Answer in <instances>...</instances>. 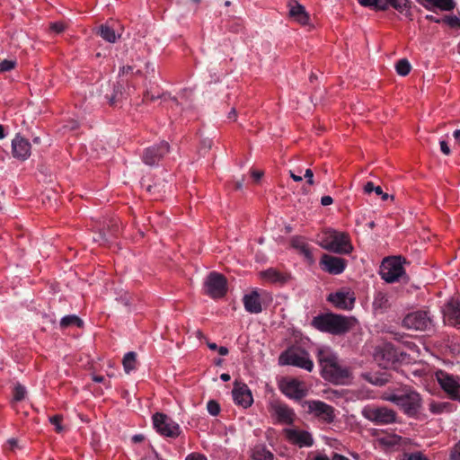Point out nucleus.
<instances>
[{
    "mask_svg": "<svg viewBox=\"0 0 460 460\" xmlns=\"http://www.w3.org/2000/svg\"><path fill=\"white\" fill-rule=\"evenodd\" d=\"M402 353H399L391 343L385 344L376 353V358L384 368H389L398 362Z\"/></svg>",
    "mask_w": 460,
    "mask_h": 460,
    "instance_id": "obj_19",
    "label": "nucleus"
},
{
    "mask_svg": "<svg viewBox=\"0 0 460 460\" xmlns=\"http://www.w3.org/2000/svg\"><path fill=\"white\" fill-rule=\"evenodd\" d=\"M249 456L252 460H274V454L263 442L256 443L250 447Z\"/></svg>",
    "mask_w": 460,
    "mask_h": 460,
    "instance_id": "obj_26",
    "label": "nucleus"
},
{
    "mask_svg": "<svg viewBox=\"0 0 460 460\" xmlns=\"http://www.w3.org/2000/svg\"><path fill=\"white\" fill-rule=\"evenodd\" d=\"M376 187V186H375L372 181H367L364 186V191L367 194H370L371 192L374 191Z\"/></svg>",
    "mask_w": 460,
    "mask_h": 460,
    "instance_id": "obj_54",
    "label": "nucleus"
},
{
    "mask_svg": "<svg viewBox=\"0 0 460 460\" xmlns=\"http://www.w3.org/2000/svg\"><path fill=\"white\" fill-rule=\"evenodd\" d=\"M259 278L263 282L273 284V285H284L291 279L289 273L285 271H280L276 268H269L265 270H261L259 272Z\"/></svg>",
    "mask_w": 460,
    "mask_h": 460,
    "instance_id": "obj_22",
    "label": "nucleus"
},
{
    "mask_svg": "<svg viewBox=\"0 0 460 460\" xmlns=\"http://www.w3.org/2000/svg\"><path fill=\"white\" fill-rule=\"evenodd\" d=\"M31 153V145L28 139L17 134L12 141V154L14 158L25 161Z\"/></svg>",
    "mask_w": 460,
    "mask_h": 460,
    "instance_id": "obj_23",
    "label": "nucleus"
},
{
    "mask_svg": "<svg viewBox=\"0 0 460 460\" xmlns=\"http://www.w3.org/2000/svg\"><path fill=\"white\" fill-rule=\"evenodd\" d=\"M449 460H460V441L452 448Z\"/></svg>",
    "mask_w": 460,
    "mask_h": 460,
    "instance_id": "obj_48",
    "label": "nucleus"
},
{
    "mask_svg": "<svg viewBox=\"0 0 460 460\" xmlns=\"http://www.w3.org/2000/svg\"><path fill=\"white\" fill-rule=\"evenodd\" d=\"M401 439H402L401 437L394 435L392 437L383 438L382 442L387 446H395V445H399V441Z\"/></svg>",
    "mask_w": 460,
    "mask_h": 460,
    "instance_id": "obj_46",
    "label": "nucleus"
},
{
    "mask_svg": "<svg viewBox=\"0 0 460 460\" xmlns=\"http://www.w3.org/2000/svg\"><path fill=\"white\" fill-rule=\"evenodd\" d=\"M361 5L374 7L376 10H386L390 0H358Z\"/></svg>",
    "mask_w": 460,
    "mask_h": 460,
    "instance_id": "obj_33",
    "label": "nucleus"
},
{
    "mask_svg": "<svg viewBox=\"0 0 460 460\" xmlns=\"http://www.w3.org/2000/svg\"><path fill=\"white\" fill-rule=\"evenodd\" d=\"M439 146H440V150L441 152L446 155H449L451 151H450V148L448 146V144L446 140H440L439 141Z\"/></svg>",
    "mask_w": 460,
    "mask_h": 460,
    "instance_id": "obj_52",
    "label": "nucleus"
},
{
    "mask_svg": "<svg viewBox=\"0 0 460 460\" xmlns=\"http://www.w3.org/2000/svg\"><path fill=\"white\" fill-rule=\"evenodd\" d=\"M436 378L441 389L451 400L460 402V376L438 370Z\"/></svg>",
    "mask_w": 460,
    "mask_h": 460,
    "instance_id": "obj_14",
    "label": "nucleus"
},
{
    "mask_svg": "<svg viewBox=\"0 0 460 460\" xmlns=\"http://www.w3.org/2000/svg\"><path fill=\"white\" fill-rule=\"evenodd\" d=\"M305 178L306 179V182L309 184V185H314V172L311 169H306L305 172Z\"/></svg>",
    "mask_w": 460,
    "mask_h": 460,
    "instance_id": "obj_51",
    "label": "nucleus"
},
{
    "mask_svg": "<svg viewBox=\"0 0 460 460\" xmlns=\"http://www.w3.org/2000/svg\"><path fill=\"white\" fill-rule=\"evenodd\" d=\"M66 25L63 22H55L49 24V31L54 34H60L65 31Z\"/></svg>",
    "mask_w": 460,
    "mask_h": 460,
    "instance_id": "obj_43",
    "label": "nucleus"
},
{
    "mask_svg": "<svg viewBox=\"0 0 460 460\" xmlns=\"http://www.w3.org/2000/svg\"><path fill=\"white\" fill-rule=\"evenodd\" d=\"M217 351L221 356H226L229 352L228 349L225 346L218 347Z\"/></svg>",
    "mask_w": 460,
    "mask_h": 460,
    "instance_id": "obj_58",
    "label": "nucleus"
},
{
    "mask_svg": "<svg viewBox=\"0 0 460 460\" xmlns=\"http://www.w3.org/2000/svg\"><path fill=\"white\" fill-rule=\"evenodd\" d=\"M402 460H429L423 453L417 451L412 453H404Z\"/></svg>",
    "mask_w": 460,
    "mask_h": 460,
    "instance_id": "obj_42",
    "label": "nucleus"
},
{
    "mask_svg": "<svg viewBox=\"0 0 460 460\" xmlns=\"http://www.w3.org/2000/svg\"><path fill=\"white\" fill-rule=\"evenodd\" d=\"M122 364L126 373L135 370L137 368V353L134 351L126 353Z\"/></svg>",
    "mask_w": 460,
    "mask_h": 460,
    "instance_id": "obj_31",
    "label": "nucleus"
},
{
    "mask_svg": "<svg viewBox=\"0 0 460 460\" xmlns=\"http://www.w3.org/2000/svg\"><path fill=\"white\" fill-rule=\"evenodd\" d=\"M332 202H333V199L331 196H323L321 199V204L323 206H329V205L332 204Z\"/></svg>",
    "mask_w": 460,
    "mask_h": 460,
    "instance_id": "obj_55",
    "label": "nucleus"
},
{
    "mask_svg": "<svg viewBox=\"0 0 460 460\" xmlns=\"http://www.w3.org/2000/svg\"><path fill=\"white\" fill-rule=\"evenodd\" d=\"M262 175H263L262 172H260V171H253L252 172V176L253 177V179L255 181H259L262 177Z\"/></svg>",
    "mask_w": 460,
    "mask_h": 460,
    "instance_id": "obj_60",
    "label": "nucleus"
},
{
    "mask_svg": "<svg viewBox=\"0 0 460 460\" xmlns=\"http://www.w3.org/2000/svg\"><path fill=\"white\" fill-rule=\"evenodd\" d=\"M389 6H392L401 13L410 16L411 2L410 0H390Z\"/></svg>",
    "mask_w": 460,
    "mask_h": 460,
    "instance_id": "obj_32",
    "label": "nucleus"
},
{
    "mask_svg": "<svg viewBox=\"0 0 460 460\" xmlns=\"http://www.w3.org/2000/svg\"><path fill=\"white\" fill-rule=\"evenodd\" d=\"M281 366H293L308 372L314 369V362L309 353L301 347H290L283 351L279 358Z\"/></svg>",
    "mask_w": 460,
    "mask_h": 460,
    "instance_id": "obj_5",
    "label": "nucleus"
},
{
    "mask_svg": "<svg viewBox=\"0 0 460 460\" xmlns=\"http://www.w3.org/2000/svg\"><path fill=\"white\" fill-rule=\"evenodd\" d=\"M63 416L60 414H57L49 417V422L55 426V431L57 433H61L64 430V427L62 426Z\"/></svg>",
    "mask_w": 460,
    "mask_h": 460,
    "instance_id": "obj_40",
    "label": "nucleus"
},
{
    "mask_svg": "<svg viewBox=\"0 0 460 460\" xmlns=\"http://www.w3.org/2000/svg\"><path fill=\"white\" fill-rule=\"evenodd\" d=\"M383 399L394 403L408 417H417L422 408L420 394L410 386H402L393 392H386Z\"/></svg>",
    "mask_w": 460,
    "mask_h": 460,
    "instance_id": "obj_2",
    "label": "nucleus"
},
{
    "mask_svg": "<svg viewBox=\"0 0 460 460\" xmlns=\"http://www.w3.org/2000/svg\"><path fill=\"white\" fill-rule=\"evenodd\" d=\"M444 320L449 325L460 326V301L451 299L443 309Z\"/></svg>",
    "mask_w": 460,
    "mask_h": 460,
    "instance_id": "obj_25",
    "label": "nucleus"
},
{
    "mask_svg": "<svg viewBox=\"0 0 460 460\" xmlns=\"http://www.w3.org/2000/svg\"><path fill=\"white\" fill-rule=\"evenodd\" d=\"M424 8L429 11L439 9L441 11H450L454 9L455 3L453 0H416Z\"/></svg>",
    "mask_w": 460,
    "mask_h": 460,
    "instance_id": "obj_27",
    "label": "nucleus"
},
{
    "mask_svg": "<svg viewBox=\"0 0 460 460\" xmlns=\"http://www.w3.org/2000/svg\"><path fill=\"white\" fill-rule=\"evenodd\" d=\"M92 379L95 383H103L105 381L104 376L99 375H93Z\"/></svg>",
    "mask_w": 460,
    "mask_h": 460,
    "instance_id": "obj_59",
    "label": "nucleus"
},
{
    "mask_svg": "<svg viewBox=\"0 0 460 460\" xmlns=\"http://www.w3.org/2000/svg\"><path fill=\"white\" fill-rule=\"evenodd\" d=\"M362 416L376 425H388L396 421L397 414L386 406L367 404L361 411Z\"/></svg>",
    "mask_w": 460,
    "mask_h": 460,
    "instance_id": "obj_6",
    "label": "nucleus"
},
{
    "mask_svg": "<svg viewBox=\"0 0 460 460\" xmlns=\"http://www.w3.org/2000/svg\"><path fill=\"white\" fill-rule=\"evenodd\" d=\"M320 266L323 270L330 274L339 275L344 271L347 266V261L341 257H335L324 253L321 257Z\"/></svg>",
    "mask_w": 460,
    "mask_h": 460,
    "instance_id": "obj_20",
    "label": "nucleus"
},
{
    "mask_svg": "<svg viewBox=\"0 0 460 460\" xmlns=\"http://www.w3.org/2000/svg\"><path fill=\"white\" fill-rule=\"evenodd\" d=\"M26 394V390L24 386L18 385L14 387L13 390V398L15 401H22L24 399Z\"/></svg>",
    "mask_w": 460,
    "mask_h": 460,
    "instance_id": "obj_45",
    "label": "nucleus"
},
{
    "mask_svg": "<svg viewBox=\"0 0 460 460\" xmlns=\"http://www.w3.org/2000/svg\"><path fill=\"white\" fill-rule=\"evenodd\" d=\"M320 246L338 254H349L353 251L349 234L334 229L323 231Z\"/></svg>",
    "mask_w": 460,
    "mask_h": 460,
    "instance_id": "obj_4",
    "label": "nucleus"
},
{
    "mask_svg": "<svg viewBox=\"0 0 460 460\" xmlns=\"http://www.w3.org/2000/svg\"><path fill=\"white\" fill-rule=\"evenodd\" d=\"M124 95V87L122 84H117L113 87L112 94L108 98L109 103L111 106H116L119 102H121Z\"/></svg>",
    "mask_w": 460,
    "mask_h": 460,
    "instance_id": "obj_35",
    "label": "nucleus"
},
{
    "mask_svg": "<svg viewBox=\"0 0 460 460\" xmlns=\"http://www.w3.org/2000/svg\"><path fill=\"white\" fill-rule=\"evenodd\" d=\"M326 300L340 310H351L354 307L356 296L349 288H342L336 292L330 293Z\"/></svg>",
    "mask_w": 460,
    "mask_h": 460,
    "instance_id": "obj_15",
    "label": "nucleus"
},
{
    "mask_svg": "<svg viewBox=\"0 0 460 460\" xmlns=\"http://www.w3.org/2000/svg\"><path fill=\"white\" fill-rule=\"evenodd\" d=\"M279 388L288 398L296 401L303 399L307 394L305 383L296 378H283L279 384Z\"/></svg>",
    "mask_w": 460,
    "mask_h": 460,
    "instance_id": "obj_16",
    "label": "nucleus"
},
{
    "mask_svg": "<svg viewBox=\"0 0 460 460\" xmlns=\"http://www.w3.org/2000/svg\"><path fill=\"white\" fill-rule=\"evenodd\" d=\"M203 290L213 299L222 298L227 293V279L223 274L212 271L205 279Z\"/></svg>",
    "mask_w": 460,
    "mask_h": 460,
    "instance_id": "obj_9",
    "label": "nucleus"
},
{
    "mask_svg": "<svg viewBox=\"0 0 460 460\" xmlns=\"http://www.w3.org/2000/svg\"><path fill=\"white\" fill-rule=\"evenodd\" d=\"M161 97L162 95L160 93L155 94L150 93L149 91H146V93L144 95V99L146 102H154Z\"/></svg>",
    "mask_w": 460,
    "mask_h": 460,
    "instance_id": "obj_50",
    "label": "nucleus"
},
{
    "mask_svg": "<svg viewBox=\"0 0 460 460\" xmlns=\"http://www.w3.org/2000/svg\"><path fill=\"white\" fill-rule=\"evenodd\" d=\"M313 460H350L347 456L339 454V453H332L331 456H327L326 454H317Z\"/></svg>",
    "mask_w": 460,
    "mask_h": 460,
    "instance_id": "obj_38",
    "label": "nucleus"
},
{
    "mask_svg": "<svg viewBox=\"0 0 460 460\" xmlns=\"http://www.w3.org/2000/svg\"><path fill=\"white\" fill-rule=\"evenodd\" d=\"M290 173V177L295 181H301L303 180L302 176L300 175H296L292 171L289 172Z\"/></svg>",
    "mask_w": 460,
    "mask_h": 460,
    "instance_id": "obj_63",
    "label": "nucleus"
},
{
    "mask_svg": "<svg viewBox=\"0 0 460 460\" xmlns=\"http://www.w3.org/2000/svg\"><path fill=\"white\" fill-rule=\"evenodd\" d=\"M311 324L316 330L332 335H341L351 329V323L348 317L332 313L314 316Z\"/></svg>",
    "mask_w": 460,
    "mask_h": 460,
    "instance_id": "obj_3",
    "label": "nucleus"
},
{
    "mask_svg": "<svg viewBox=\"0 0 460 460\" xmlns=\"http://www.w3.org/2000/svg\"><path fill=\"white\" fill-rule=\"evenodd\" d=\"M268 411L275 422L292 425L296 420L295 411L279 399H271L268 404Z\"/></svg>",
    "mask_w": 460,
    "mask_h": 460,
    "instance_id": "obj_11",
    "label": "nucleus"
},
{
    "mask_svg": "<svg viewBox=\"0 0 460 460\" xmlns=\"http://www.w3.org/2000/svg\"><path fill=\"white\" fill-rule=\"evenodd\" d=\"M426 19H427L428 21H429V22H436V23H439V22H442V19H441V20H440V19H438L437 17H435V16H433V15H431V14H428V15L426 16Z\"/></svg>",
    "mask_w": 460,
    "mask_h": 460,
    "instance_id": "obj_62",
    "label": "nucleus"
},
{
    "mask_svg": "<svg viewBox=\"0 0 460 460\" xmlns=\"http://www.w3.org/2000/svg\"><path fill=\"white\" fill-rule=\"evenodd\" d=\"M390 307L388 295L382 291L375 294L373 300V309L376 313H384Z\"/></svg>",
    "mask_w": 460,
    "mask_h": 460,
    "instance_id": "obj_29",
    "label": "nucleus"
},
{
    "mask_svg": "<svg viewBox=\"0 0 460 460\" xmlns=\"http://www.w3.org/2000/svg\"><path fill=\"white\" fill-rule=\"evenodd\" d=\"M65 128H67L69 130H75L79 128V123L75 120H73L66 125Z\"/></svg>",
    "mask_w": 460,
    "mask_h": 460,
    "instance_id": "obj_57",
    "label": "nucleus"
},
{
    "mask_svg": "<svg viewBox=\"0 0 460 460\" xmlns=\"http://www.w3.org/2000/svg\"><path fill=\"white\" fill-rule=\"evenodd\" d=\"M84 324L81 318L75 314L66 315L60 320V327L67 328L72 325H75L77 327H82Z\"/></svg>",
    "mask_w": 460,
    "mask_h": 460,
    "instance_id": "obj_36",
    "label": "nucleus"
},
{
    "mask_svg": "<svg viewBox=\"0 0 460 460\" xmlns=\"http://www.w3.org/2000/svg\"><path fill=\"white\" fill-rule=\"evenodd\" d=\"M307 412L318 420L331 424L335 420V409L320 400H309L305 402Z\"/></svg>",
    "mask_w": 460,
    "mask_h": 460,
    "instance_id": "obj_13",
    "label": "nucleus"
},
{
    "mask_svg": "<svg viewBox=\"0 0 460 460\" xmlns=\"http://www.w3.org/2000/svg\"><path fill=\"white\" fill-rule=\"evenodd\" d=\"M207 410L210 415L216 417L220 413L221 407L217 401L209 400L207 403Z\"/></svg>",
    "mask_w": 460,
    "mask_h": 460,
    "instance_id": "obj_41",
    "label": "nucleus"
},
{
    "mask_svg": "<svg viewBox=\"0 0 460 460\" xmlns=\"http://www.w3.org/2000/svg\"><path fill=\"white\" fill-rule=\"evenodd\" d=\"M185 460H208V459L203 454L191 453L186 456Z\"/></svg>",
    "mask_w": 460,
    "mask_h": 460,
    "instance_id": "obj_49",
    "label": "nucleus"
},
{
    "mask_svg": "<svg viewBox=\"0 0 460 460\" xmlns=\"http://www.w3.org/2000/svg\"><path fill=\"white\" fill-rule=\"evenodd\" d=\"M232 395L234 403L244 409L251 407L253 402L252 392L244 383L235 382L232 391Z\"/></svg>",
    "mask_w": 460,
    "mask_h": 460,
    "instance_id": "obj_21",
    "label": "nucleus"
},
{
    "mask_svg": "<svg viewBox=\"0 0 460 460\" xmlns=\"http://www.w3.org/2000/svg\"><path fill=\"white\" fill-rule=\"evenodd\" d=\"M287 6L289 18L303 26L309 24L310 16L304 5L296 0H288Z\"/></svg>",
    "mask_w": 460,
    "mask_h": 460,
    "instance_id": "obj_24",
    "label": "nucleus"
},
{
    "mask_svg": "<svg viewBox=\"0 0 460 460\" xmlns=\"http://www.w3.org/2000/svg\"><path fill=\"white\" fill-rule=\"evenodd\" d=\"M290 243L291 246L294 249L297 250L299 253L304 255L306 260H308L309 261H313L314 256L310 245L307 243V242L303 236H293L290 240Z\"/></svg>",
    "mask_w": 460,
    "mask_h": 460,
    "instance_id": "obj_28",
    "label": "nucleus"
},
{
    "mask_svg": "<svg viewBox=\"0 0 460 460\" xmlns=\"http://www.w3.org/2000/svg\"><path fill=\"white\" fill-rule=\"evenodd\" d=\"M143 460H162V458H160L159 455L156 452H155L154 456L145 457Z\"/></svg>",
    "mask_w": 460,
    "mask_h": 460,
    "instance_id": "obj_64",
    "label": "nucleus"
},
{
    "mask_svg": "<svg viewBox=\"0 0 460 460\" xmlns=\"http://www.w3.org/2000/svg\"><path fill=\"white\" fill-rule=\"evenodd\" d=\"M402 325L409 330L427 331L433 325L432 315L428 309L416 310L404 316Z\"/></svg>",
    "mask_w": 460,
    "mask_h": 460,
    "instance_id": "obj_10",
    "label": "nucleus"
},
{
    "mask_svg": "<svg viewBox=\"0 0 460 460\" xmlns=\"http://www.w3.org/2000/svg\"><path fill=\"white\" fill-rule=\"evenodd\" d=\"M144 440V436L141 434H137L132 437V441L135 443H139Z\"/></svg>",
    "mask_w": 460,
    "mask_h": 460,
    "instance_id": "obj_61",
    "label": "nucleus"
},
{
    "mask_svg": "<svg viewBox=\"0 0 460 460\" xmlns=\"http://www.w3.org/2000/svg\"><path fill=\"white\" fill-rule=\"evenodd\" d=\"M132 71H133V66H124L120 67L119 72V75H123L128 74V73H130Z\"/></svg>",
    "mask_w": 460,
    "mask_h": 460,
    "instance_id": "obj_56",
    "label": "nucleus"
},
{
    "mask_svg": "<svg viewBox=\"0 0 460 460\" xmlns=\"http://www.w3.org/2000/svg\"><path fill=\"white\" fill-rule=\"evenodd\" d=\"M451 408H452V405L447 402L432 401L429 405V411L434 414H440L445 411H450Z\"/></svg>",
    "mask_w": 460,
    "mask_h": 460,
    "instance_id": "obj_34",
    "label": "nucleus"
},
{
    "mask_svg": "<svg viewBox=\"0 0 460 460\" xmlns=\"http://www.w3.org/2000/svg\"><path fill=\"white\" fill-rule=\"evenodd\" d=\"M272 302V296L264 289H252L243 297L244 309L250 314H260L263 307H267Z\"/></svg>",
    "mask_w": 460,
    "mask_h": 460,
    "instance_id": "obj_8",
    "label": "nucleus"
},
{
    "mask_svg": "<svg viewBox=\"0 0 460 460\" xmlns=\"http://www.w3.org/2000/svg\"><path fill=\"white\" fill-rule=\"evenodd\" d=\"M286 440L300 448L310 447L314 445V438L312 434L304 429L287 428L283 429Z\"/></svg>",
    "mask_w": 460,
    "mask_h": 460,
    "instance_id": "obj_18",
    "label": "nucleus"
},
{
    "mask_svg": "<svg viewBox=\"0 0 460 460\" xmlns=\"http://www.w3.org/2000/svg\"><path fill=\"white\" fill-rule=\"evenodd\" d=\"M98 34L106 41L110 43L116 42L117 39L119 38V35H117L114 29L111 28L109 24H102L99 27Z\"/></svg>",
    "mask_w": 460,
    "mask_h": 460,
    "instance_id": "obj_30",
    "label": "nucleus"
},
{
    "mask_svg": "<svg viewBox=\"0 0 460 460\" xmlns=\"http://www.w3.org/2000/svg\"><path fill=\"white\" fill-rule=\"evenodd\" d=\"M168 142L162 141L146 148L142 155L143 162L149 166H155L169 153Z\"/></svg>",
    "mask_w": 460,
    "mask_h": 460,
    "instance_id": "obj_17",
    "label": "nucleus"
},
{
    "mask_svg": "<svg viewBox=\"0 0 460 460\" xmlns=\"http://www.w3.org/2000/svg\"><path fill=\"white\" fill-rule=\"evenodd\" d=\"M16 66V61L12 59H4L0 62V72H8L13 70Z\"/></svg>",
    "mask_w": 460,
    "mask_h": 460,
    "instance_id": "obj_44",
    "label": "nucleus"
},
{
    "mask_svg": "<svg viewBox=\"0 0 460 460\" xmlns=\"http://www.w3.org/2000/svg\"><path fill=\"white\" fill-rule=\"evenodd\" d=\"M442 22L447 24L452 29H460V15L445 16Z\"/></svg>",
    "mask_w": 460,
    "mask_h": 460,
    "instance_id": "obj_39",
    "label": "nucleus"
},
{
    "mask_svg": "<svg viewBox=\"0 0 460 460\" xmlns=\"http://www.w3.org/2000/svg\"><path fill=\"white\" fill-rule=\"evenodd\" d=\"M316 358L322 377L334 385H345L351 377L349 367L341 363L337 354L327 346L316 349Z\"/></svg>",
    "mask_w": 460,
    "mask_h": 460,
    "instance_id": "obj_1",
    "label": "nucleus"
},
{
    "mask_svg": "<svg viewBox=\"0 0 460 460\" xmlns=\"http://www.w3.org/2000/svg\"><path fill=\"white\" fill-rule=\"evenodd\" d=\"M374 192L376 195L381 196L383 200H387L389 198V195L387 193H385L380 186H376L374 190Z\"/></svg>",
    "mask_w": 460,
    "mask_h": 460,
    "instance_id": "obj_53",
    "label": "nucleus"
},
{
    "mask_svg": "<svg viewBox=\"0 0 460 460\" xmlns=\"http://www.w3.org/2000/svg\"><path fill=\"white\" fill-rule=\"evenodd\" d=\"M154 428L163 437L176 438L181 430L180 425L172 420L168 415L156 412L153 415Z\"/></svg>",
    "mask_w": 460,
    "mask_h": 460,
    "instance_id": "obj_12",
    "label": "nucleus"
},
{
    "mask_svg": "<svg viewBox=\"0 0 460 460\" xmlns=\"http://www.w3.org/2000/svg\"><path fill=\"white\" fill-rule=\"evenodd\" d=\"M411 68V66L406 58L400 59L395 65L397 74L402 76L407 75L410 73Z\"/></svg>",
    "mask_w": 460,
    "mask_h": 460,
    "instance_id": "obj_37",
    "label": "nucleus"
},
{
    "mask_svg": "<svg viewBox=\"0 0 460 460\" xmlns=\"http://www.w3.org/2000/svg\"><path fill=\"white\" fill-rule=\"evenodd\" d=\"M370 383L376 385H384L386 383L389 382V378L387 377V375L384 374L381 376H376L375 379H370Z\"/></svg>",
    "mask_w": 460,
    "mask_h": 460,
    "instance_id": "obj_47",
    "label": "nucleus"
},
{
    "mask_svg": "<svg viewBox=\"0 0 460 460\" xmlns=\"http://www.w3.org/2000/svg\"><path fill=\"white\" fill-rule=\"evenodd\" d=\"M405 261L401 256L387 257L383 260L380 266L381 278L387 283H394L405 275L403 262Z\"/></svg>",
    "mask_w": 460,
    "mask_h": 460,
    "instance_id": "obj_7",
    "label": "nucleus"
}]
</instances>
